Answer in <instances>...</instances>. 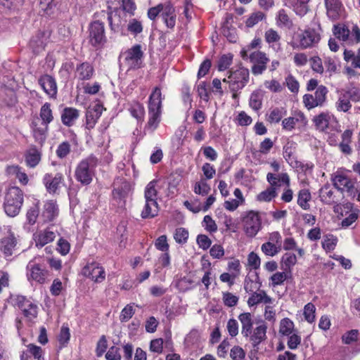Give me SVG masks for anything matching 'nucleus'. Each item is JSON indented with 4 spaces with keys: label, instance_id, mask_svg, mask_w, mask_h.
<instances>
[{
    "label": "nucleus",
    "instance_id": "obj_45",
    "mask_svg": "<svg viewBox=\"0 0 360 360\" xmlns=\"http://www.w3.org/2000/svg\"><path fill=\"white\" fill-rule=\"evenodd\" d=\"M297 331L295 329V324L289 318H284L281 320L279 324V333L283 336H289Z\"/></svg>",
    "mask_w": 360,
    "mask_h": 360
},
{
    "label": "nucleus",
    "instance_id": "obj_35",
    "mask_svg": "<svg viewBox=\"0 0 360 360\" xmlns=\"http://www.w3.org/2000/svg\"><path fill=\"white\" fill-rule=\"evenodd\" d=\"M342 342L347 345L355 344L354 352L355 354L360 352V336L357 330H351L345 333L342 337Z\"/></svg>",
    "mask_w": 360,
    "mask_h": 360
},
{
    "label": "nucleus",
    "instance_id": "obj_21",
    "mask_svg": "<svg viewBox=\"0 0 360 360\" xmlns=\"http://www.w3.org/2000/svg\"><path fill=\"white\" fill-rule=\"evenodd\" d=\"M38 83L50 98H56L58 88L56 79L52 76L44 75L39 78Z\"/></svg>",
    "mask_w": 360,
    "mask_h": 360
},
{
    "label": "nucleus",
    "instance_id": "obj_9",
    "mask_svg": "<svg viewBox=\"0 0 360 360\" xmlns=\"http://www.w3.org/2000/svg\"><path fill=\"white\" fill-rule=\"evenodd\" d=\"M330 180L333 186L341 193L348 196L355 195L354 181L342 170L338 169L331 175Z\"/></svg>",
    "mask_w": 360,
    "mask_h": 360
},
{
    "label": "nucleus",
    "instance_id": "obj_61",
    "mask_svg": "<svg viewBox=\"0 0 360 360\" xmlns=\"http://www.w3.org/2000/svg\"><path fill=\"white\" fill-rule=\"evenodd\" d=\"M127 30L133 35L136 36L143 31V26L140 21L135 18L129 20L127 25Z\"/></svg>",
    "mask_w": 360,
    "mask_h": 360
},
{
    "label": "nucleus",
    "instance_id": "obj_8",
    "mask_svg": "<svg viewBox=\"0 0 360 360\" xmlns=\"http://www.w3.org/2000/svg\"><path fill=\"white\" fill-rule=\"evenodd\" d=\"M241 56L243 60L249 59L252 63L251 71L254 75H260L266 70L269 58L266 54L260 51L252 52L249 56L247 51L243 49L241 51Z\"/></svg>",
    "mask_w": 360,
    "mask_h": 360
},
{
    "label": "nucleus",
    "instance_id": "obj_46",
    "mask_svg": "<svg viewBox=\"0 0 360 360\" xmlns=\"http://www.w3.org/2000/svg\"><path fill=\"white\" fill-rule=\"evenodd\" d=\"M282 269L290 274L292 268L297 263V257L295 254L287 252L281 258Z\"/></svg>",
    "mask_w": 360,
    "mask_h": 360
},
{
    "label": "nucleus",
    "instance_id": "obj_60",
    "mask_svg": "<svg viewBox=\"0 0 360 360\" xmlns=\"http://www.w3.org/2000/svg\"><path fill=\"white\" fill-rule=\"evenodd\" d=\"M338 239L333 235H326L322 241V247L326 251H331L335 249Z\"/></svg>",
    "mask_w": 360,
    "mask_h": 360
},
{
    "label": "nucleus",
    "instance_id": "obj_55",
    "mask_svg": "<svg viewBox=\"0 0 360 360\" xmlns=\"http://www.w3.org/2000/svg\"><path fill=\"white\" fill-rule=\"evenodd\" d=\"M29 299L25 296L20 295H11L8 299V302L14 307H18L20 309L25 308L27 302H29Z\"/></svg>",
    "mask_w": 360,
    "mask_h": 360
},
{
    "label": "nucleus",
    "instance_id": "obj_40",
    "mask_svg": "<svg viewBox=\"0 0 360 360\" xmlns=\"http://www.w3.org/2000/svg\"><path fill=\"white\" fill-rule=\"evenodd\" d=\"M264 97V91L261 89L254 91L250 97L249 105L255 111H257L262 108V101Z\"/></svg>",
    "mask_w": 360,
    "mask_h": 360
},
{
    "label": "nucleus",
    "instance_id": "obj_64",
    "mask_svg": "<svg viewBox=\"0 0 360 360\" xmlns=\"http://www.w3.org/2000/svg\"><path fill=\"white\" fill-rule=\"evenodd\" d=\"M276 20L277 25L279 27H289L292 24L288 14L283 9L278 11L276 16Z\"/></svg>",
    "mask_w": 360,
    "mask_h": 360
},
{
    "label": "nucleus",
    "instance_id": "obj_42",
    "mask_svg": "<svg viewBox=\"0 0 360 360\" xmlns=\"http://www.w3.org/2000/svg\"><path fill=\"white\" fill-rule=\"evenodd\" d=\"M171 264L169 251L162 252L155 264V272L160 273L162 269L169 268Z\"/></svg>",
    "mask_w": 360,
    "mask_h": 360
},
{
    "label": "nucleus",
    "instance_id": "obj_28",
    "mask_svg": "<svg viewBox=\"0 0 360 360\" xmlns=\"http://www.w3.org/2000/svg\"><path fill=\"white\" fill-rule=\"evenodd\" d=\"M238 318L241 323V334L243 337L248 338L253 327V315L249 312H244L239 314Z\"/></svg>",
    "mask_w": 360,
    "mask_h": 360
},
{
    "label": "nucleus",
    "instance_id": "obj_20",
    "mask_svg": "<svg viewBox=\"0 0 360 360\" xmlns=\"http://www.w3.org/2000/svg\"><path fill=\"white\" fill-rule=\"evenodd\" d=\"M164 23L167 27L173 29L176 25V14L173 5L169 2L162 3V8L160 14Z\"/></svg>",
    "mask_w": 360,
    "mask_h": 360
},
{
    "label": "nucleus",
    "instance_id": "obj_25",
    "mask_svg": "<svg viewBox=\"0 0 360 360\" xmlns=\"http://www.w3.org/2000/svg\"><path fill=\"white\" fill-rule=\"evenodd\" d=\"M297 123L305 124L307 123L306 117L303 112H295L292 116L285 118L282 121L283 129L286 131L292 130Z\"/></svg>",
    "mask_w": 360,
    "mask_h": 360
},
{
    "label": "nucleus",
    "instance_id": "obj_1",
    "mask_svg": "<svg viewBox=\"0 0 360 360\" xmlns=\"http://www.w3.org/2000/svg\"><path fill=\"white\" fill-rule=\"evenodd\" d=\"M97 165L98 159L93 155L82 159L76 166L75 179L83 186L89 185L95 176Z\"/></svg>",
    "mask_w": 360,
    "mask_h": 360
},
{
    "label": "nucleus",
    "instance_id": "obj_52",
    "mask_svg": "<svg viewBox=\"0 0 360 360\" xmlns=\"http://www.w3.org/2000/svg\"><path fill=\"white\" fill-rule=\"evenodd\" d=\"M288 271H277L274 273L271 277H270V285L273 288L281 285L283 284V283L288 279Z\"/></svg>",
    "mask_w": 360,
    "mask_h": 360
},
{
    "label": "nucleus",
    "instance_id": "obj_37",
    "mask_svg": "<svg viewBox=\"0 0 360 360\" xmlns=\"http://www.w3.org/2000/svg\"><path fill=\"white\" fill-rule=\"evenodd\" d=\"M266 180L271 185L269 187H274L276 188L277 186H279V181L285 184L287 187L290 186V177L287 173H282L278 175L268 173Z\"/></svg>",
    "mask_w": 360,
    "mask_h": 360
},
{
    "label": "nucleus",
    "instance_id": "obj_17",
    "mask_svg": "<svg viewBox=\"0 0 360 360\" xmlns=\"http://www.w3.org/2000/svg\"><path fill=\"white\" fill-rule=\"evenodd\" d=\"M267 326L263 321L256 322V327L252 329L250 335L248 336L253 347L258 346L266 338Z\"/></svg>",
    "mask_w": 360,
    "mask_h": 360
},
{
    "label": "nucleus",
    "instance_id": "obj_24",
    "mask_svg": "<svg viewBox=\"0 0 360 360\" xmlns=\"http://www.w3.org/2000/svg\"><path fill=\"white\" fill-rule=\"evenodd\" d=\"M49 34L47 32H39L33 36L30 41V45L36 53H39L44 49L48 41Z\"/></svg>",
    "mask_w": 360,
    "mask_h": 360
},
{
    "label": "nucleus",
    "instance_id": "obj_50",
    "mask_svg": "<svg viewBox=\"0 0 360 360\" xmlns=\"http://www.w3.org/2000/svg\"><path fill=\"white\" fill-rule=\"evenodd\" d=\"M277 195L276 188L274 187H269L266 190L259 193L256 199L259 202H270Z\"/></svg>",
    "mask_w": 360,
    "mask_h": 360
},
{
    "label": "nucleus",
    "instance_id": "obj_11",
    "mask_svg": "<svg viewBox=\"0 0 360 360\" xmlns=\"http://www.w3.org/2000/svg\"><path fill=\"white\" fill-rule=\"evenodd\" d=\"M314 122L317 128L323 131L339 132V123L334 115L329 112H322L314 118Z\"/></svg>",
    "mask_w": 360,
    "mask_h": 360
},
{
    "label": "nucleus",
    "instance_id": "obj_3",
    "mask_svg": "<svg viewBox=\"0 0 360 360\" xmlns=\"http://www.w3.org/2000/svg\"><path fill=\"white\" fill-rule=\"evenodd\" d=\"M241 221L245 235L254 238L262 228V219L259 211L248 210L242 213Z\"/></svg>",
    "mask_w": 360,
    "mask_h": 360
},
{
    "label": "nucleus",
    "instance_id": "obj_36",
    "mask_svg": "<svg viewBox=\"0 0 360 360\" xmlns=\"http://www.w3.org/2000/svg\"><path fill=\"white\" fill-rule=\"evenodd\" d=\"M260 303H272V299L268 296L264 290L252 292L248 300V304L250 307H252Z\"/></svg>",
    "mask_w": 360,
    "mask_h": 360
},
{
    "label": "nucleus",
    "instance_id": "obj_43",
    "mask_svg": "<svg viewBox=\"0 0 360 360\" xmlns=\"http://www.w3.org/2000/svg\"><path fill=\"white\" fill-rule=\"evenodd\" d=\"M129 110L132 117L136 118L138 122L143 120L145 110L143 105L137 101H132L129 108Z\"/></svg>",
    "mask_w": 360,
    "mask_h": 360
},
{
    "label": "nucleus",
    "instance_id": "obj_13",
    "mask_svg": "<svg viewBox=\"0 0 360 360\" xmlns=\"http://www.w3.org/2000/svg\"><path fill=\"white\" fill-rule=\"evenodd\" d=\"M18 244V239L14 232L10 228L6 229L4 236L0 238V255L5 258L11 257Z\"/></svg>",
    "mask_w": 360,
    "mask_h": 360
},
{
    "label": "nucleus",
    "instance_id": "obj_26",
    "mask_svg": "<svg viewBox=\"0 0 360 360\" xmlns=\"http://www.w3.org/2000/svg\"><path fill=\"white\" fill-rule=\"evenodd\" d=\"M265 41L269 44L274 51L278 52L281 51V35L275 30L268 29L264 33Z\"/></svg>",
    "mask_w": 360,
    "mask_h": 360
},
{
    "label": "nucleus",
    "instance_id": "obj_7",
    "mask_svg": "<svg viewBox=\"0 0 360 360\" xmlns=\"http://www.w3.org/2000/svg\"><path fill=\"white\" fill-rule=\"evenodd\" d=\"M249 75L248 69L240 67L235 70H229L227 77L224 78L223 82L229 84L230 91H240L248 84Z\"/></svg>",
    "mask_w": 360,
    "mask_h": 360
},
{
    "label": "nucleus",
    "instance_id": "obj_48",
    "mask_svg": "<svg viewBox=\"0 0 360 360\" xmlns=\"http://www.w3.org/2000/svg\"><path fill=\"white\" fill-rule=\"evenodd\" d=\"M41 122L49 124L53 120V111L49 103H45L40 108L39 118Z\"/></svg>",
    "mask_w": 360,
    "mask_h": 360
},
{
    "label": "nucleus",
    "instance_id": "obj_59",
    "mask_svg": "<svg viewBox=\"0 0 360 360\" xmlns=\"http://www.w3.org/2000/svg\"><path fill=\"white\" fill-rule=\"evenodd\" d=\"M316 307L311 302L307 303L304 307L303 314L305 320L311 323L315 321Z\"/></svg>",
    "mask_w": 360,
    "mask_h": 360
},
{
    "label": "nucleus",
    "instance_id": "obj_44",
    "mask_svg": "<svg viewBox=\"0 0 360 360\" xmlns=\"http://www.w3.org/2000/svg\"><path fill=\"white\" fill-rule=\"evenodd\" d=\"M311 199V193L308 189H301L298 193L297 205L303 210H308L310 209L309 202Z\"/></svg>",
    "mask_w": 360,
    "mask_h": 360
},
{
    "label": "nucleus",
    "instance_id": "obj_32",
    "mask_svg": "<svg viewBox=\"0 0 360 360\" xmlns=\"http://www.w3.org/2000/svg\"><path fill=\"white\" fill-rule=\"evenodd\" d=\"M319 198L321 202L327 205H333L338 202L333 188L329 184H325L320 188Z\"/></svg>",
    "mask_w": 360,
    "mask_h": 360
},
{
    "label": "nucleus",
    "instance_id": "obj_14",
    "mask_svg": "<svg viewBox=\"0 0 360 360\" xmlns=\"http://www.w3.org/2000/svg\"><path fill=\"white\" fill-rule=\"evenodd\" d=\"M89 41L95 47H101L106 42L103 23L94 21L89 26Z\"/></svg>",
    "mask_w": 360,
    "mask_h": 360
},
{
    "label": "nucleus",
    "instance_id": "obj_30",
    "mask_svg": "<svg viewBox=\"0 0 360 360\" xmlns=\"http://www.w3.org/2000/svg\"><path fill=\"white\" fill-rule=\"evenodd\" d=\"M285 6L292 8L297 15H304L308 11L309 0H283Z\"/></svg>",
    "mask_w": 360,
    "mask_h": 360
},
{
    "label": "nucleus",
    "instance_id": "obj_51",
    "mask_svg": "<svg viewBox=\"0 0 360 360\" xmlns=\"http://www.w3.org/2000/svg\"><path fill=\"white\" fill-rule=\"evenodd\" d=\"M281 250V245H276L273 243L266 242L261 246L262 252L267 256L274 257Z\"/></svg>",
    "mask_w": 360,
    "mask_h": 360
},
{
    "label": "nucleus",
    "instance_id": "obj_31",
    "mask_svg": "<svg viewBox=\"0 0 360 360\" xmlns=\"http://www.w3.org/2000/svg\"><path fill=\"white\" fill-rule=\"evenodd\" d=\"M94 74L93 66L87 63H82L76 68L75 77L79 80H89Z\"/></svg>",
    "mask_w": 360,
    "mask_h": 360
},
{
    "label": "nucleus",
    "instance_id": "obj_22",
    "mask_svg": "<svg viewBox=\"0 0 360 360\" xmlns=\"http://www.w3.org/2000/svg\"><path fill=\"white\" fill-rule=\"evenodd\" d=\"M103 108L100 103H96L93 108H89L86 113V128L89 130L92 129L98 120L102 115Z\"/></svg>",
    "mask_w": 360,
    "mask_h": 360
},
{
    "label": "nucleus",
    "instance_id": "obj_18",
    "mask_svg": "<svg viewBox=\"0 0 360 360\" xmlns=\"http://www.w3.org/2000/svg\"><path fill=\"white\" fill-rule=\"evenodd\" d=\"M43 183L49 193H55L64 184L63 176L61 173H47L43 177Z\"/></svg>",
    "mask_w": 360,
    "mask_h": 360
},
{
    "label": "nucleus",
    "instance_id": "obj_53",
    "mask_svg": "<svg viewBox=\"0 0 360 360\" xmlns=\"http://www.w3.org/2000/svg\"><path fill=\"white\" fill-rule=\"evenodd\" d=\"M25 306V308L21 309L24 316L29 320L36 318L37 316V305L30 300Z\"/></svg>",
    "mask_w": 360,
    "mask_h": 360
},
{
    "label": "nucleus",
    "instance_id": "obj_47",
    "mask_svg": "<svg viewBox=\"0 0 360 360\" xmlns=\"http://www.w3.org/2000/svg\"><path fill=\"white\" fill-rule=\"evenodd\" d=\"M41 160V153L36 148H30L25 155V162L30 167H35Z\"/></svg>",
    "mask_w": 360,
    "mask_h": 360
},
{
    "label": "nucleus",
    "instance_id": "obj_27",
    "mask_svg": "<svg viewBox=\"0 0 360 360\" xmlns=\"http://www.w3.org/2000/svg\"><path fill=\"white\" fill-rule=\"evenodd\" d=\"M337 92H338V100L336 101V102L335 103V109L338 112H349L351 110L352 106L351 101L349 98V94L343 89L338 90Z\"/></svg>",
    "mask_w": 360,
    "mask_h": 360
},
{
    "label": "nucleus",
    "instance_id": "obj_62",
    "mask_svg": "<svg viewBox=\"0 0 360 360\" xmlns=\"http://www.w3.org/2000/svg\"><path fill=\"white\" fill-rule=\"evenodd\" d=\"M154 245L158 250L162 252L169 251V245L167 242V237L165 235L159 236L155 240Z\"/></svg>",
    "mask_w": 360,
    "mask_h": 360
},
{
    "label": "nucleus",
    "instance_id": "obj_38",
    "mask_svg": "<svg viewBox=\"0 0 360 360\" xmlns=\"http://www.w3.org/2000/svg\"><path fill=\"white\" fill-rule=\"evenodd\" d=\"M40 202L34 200L26 213V221L30 225H34L39 217Z\"/></svg>",
    "mask_w": 360,
    "mask_h": 360
},
{
    "label": "nucleus",
    "instance_id": "obj_34",
    "mask_svg": "<svg viewBox=\"0 0 360 360\" xmlns=\"http://www.w3.org/2000/svg\"><path fill=\"white\" fill-rule=\"evenodd\" d=\"M79 116V111L74 108H65L61 113V121L67 127L74 125Z\"/></svg>",
    "mask_w": 360,
    "mask_h": 360
},
{
    "label": "nucleus",
    "instance_id": "obj_49",
    "mask_svg": "<svg viewBox=\"0 0 360 360\" xmlns=\"http://www.w3.org/2000/svg\"><path fill=\"white\" fill-rule=\"evenodd\" d=\"M343 58L346 62H352V66L354 68H360V48L356 54L352 50L345 49Z\"/></svg>",
    "mask_w": 360,
    "mask_h": 360
},
{
    "label": "nucleus",
    "instance_id": "obj_5",
    "mask_svg": "<svg viewBox=\"0 0 360 360\" xmlns=\"http://www.w3.org/2000/svg\"><path fill=\"white\" fill-rule=\"evenodd\" d=\"M162 105V94L159 87H155L149 97L148 125L153 130L155 129L160 121Z\"/></svg>",
    "mask_w": 360,
    "mask_h": 360
},
{
    "label": "nucleus",
    "instance_id": "obj_41",
    "mask_svg": "<svg viewBox=\"0 0 360 360\" xmlns=\"http://www.w3.org/2000/svg\"><path fill=\"white\" fill-rule=\"evenodd\" d=\"M287 110L283 107L271 108L267 114V120L270 123H278L286 115Z\"/></svg>",
    "mask_w": 360,
    "mask_h": 360
},
{
    "label": "nucleus",
    "instance_id": "obj_33",
    "mask_svg": "<svg viewBox=\"0 0 360 360\" xmlns=\"http://www.w3.org/2000/svg\"><path fill=\"white\" fill-rule=\"evenodd\" d=\"M58 214V207L53 200H49L44 205V209L40 218L44 222L52 221Z\"/></svg>",
    "mask_w": 360,
    "mask_h": 360
},
{
    "label": "nucleus",
    "instance_id": "obj_19",
    "mask_svg": "<svg viewBox=\"0 0 360 360\" xmlns=\"http://www.w3.org/2000/svg\"><path fill=\"white\" fill-rule=\"evenodd\" d=\"M31 129L35 141L42 144L47 137L49 124L41 122L39 118H36L32 122Z\"/></svg>",
    "mask_w": 360,
    "mask_h": 360
},
{
    "label": "nucleus",
    "instance_id": "obj_6",
    "mask_svg": "<svg viewBox=\"0 0 360 360\" xmlns=\"http://www.w3.org/2000/svg\"><path fill=\"white\" fill-rule=\"evenodd\" d=\"M321 28H308L298 33L293 39L292 46L300 49L311 48L316 45L321 39Z\"/></svg>",
    "mask_w": 360,
    "mask_h": 360
},
{
    "label": "nucleus",
    "instance_id": "obj_63",
    "mask_svg": "<svg viewBox=\"0 0 360 360\" xmlns=\"http://www.w3.org/2000/svg\"><path fill=\"white\" fill-rule=\"evenodd\" d=\"M188 231L184 228H178L174 234L175 241L179 244H184L187 242Z\"/></svg>",
    "mask_w": 360,
    "mask_h": 360
},
{
    "label": "nucleus",
    "instance_id": "obj_16",
    "mask_svg": "<svg viewBox=\"0 0 360 360\" xmlns=\"http://www.w3.org/2000/svg\"><path fill=\"white\" fill-rule=\"evenodd\" d=\"M326 15L331 20H339L344 15L345 7L341 0H324Z\"/></svg>",
    "mask_w": 360,
    "mask_h": 360
},
{
    "label": "nucleus",
    "instance_id": "obj_56",
    "mask_svg": "<svg viewBox=\"0 0 360 360\" xmlns=\"http://www.w3.org/2000/svg\"><path fill=\"white\" fill-rule=\"evenodd\" d=\"M156 181H150L145 188V199L146 200L157 201L158 191L155 188Z\"/></svg>",
    "mask_w": 360,
    "mask_h": 360
},
{
    "label": "nucleus",
    "instance_id": "obj_29",
    "mask_svg": "<svg viewBox=\"0 0 360 360\" xmlns=\"http://www.w3.org/2000/svg\"><path fill=\"white\" fill-rule=\"evenodd\" d=\"M56 237V234L53 231L49 229L37 232L33 235V239L34 240L37 247L41 248L47 243L52 242Z\"/></svg>",
    "mask_w": 360,
    "mask_h": 360
},
{
    "label": "nucleus",
    "instance_id": "obj_57",
    "mask_svg": "<svg viewBox=\"0 0 360 360\" xmlns=\"http://www.w3.org/2000/svg\"><path fill=\"white\" fill-rule=\"evenodd\" d=\"M56 6L55 0H40L39 10L40 12L43 11L44 15H50L53 13Z\"/></svg>",
    "mask_w": 360,
    "mask_h": 360
},
{
    "label": "nucleus",
    "instance_id": "obj_23",
    "mask_svg": "<svg viewBox=\"0 0 360 360\" xmlns=\"http://www.w3.org/2000/svg\"><path fill=\"white\" fill-rule=\"evenodd\" d=\"M27 276L29 281L33 280L37 283H43L46 279V271L41 269L39 264L30 262L27 266Z\"/></svg>",
    "mask_w": 360,
    "mask_h": 360
},
{
    "label": "nucleus",
    "instance_id": "obj_58",
    "mask_svg": "<svg viewBox=\"0 0 360 360\" xmlns=\"http://www.w3.org/2000/svg\"><path fill=\"white\" fill-rule=\"evenodd\" d=\"M210 191V186L209 184L203 179H201L199 181H197L193 187V191L195 193L200 195H206L209 193Z\"/></svg>",
    "mask_w": 360,
    "mask_h": 360
},
{
    "label": "nucleus",
    "instance_id": "obj_10",
    "mask_svg": "<svg viewBox=\"0 0 360 360\" xmlns=\"http://www.w3.org/2000/svg\"><path fill=\"white\" fill-rule=\"evenodd\" d=\"M143 52L141 46L136 44L122 53V64L127 70L139 68L142 64Z\"/></svg>",
    "mask_w": 360,
    "mask_h": 360
},
{
    "label": "nucleus",
    "instance_id": "obj_39",
    "mask_svg": "<svg viewBox=\"0 0 360 360\" xmlns=\"http://www.w3.org/2000/svg\"><path fill=\"white\" fill-rule=\"evenodd\" d=\"M158 214V204L157 201L146 200L145 205L141 212L143 219L153 218Z\"/></svg>",
    "mask_w": 360,
    "mask_h": 360
},
{
    "label": "nucleus",
    "instance_id": "obj_54",
    "mask_svg": "<svg viewBox=\"0 0 360 360\" xmlns=\"http://www.w3.org/2000/svg\"><path fill=\"white\" fill-rule=\"evenodd\" d=\"M130 191V186L127 183H124L121 186L115 187L112 191L114 198L122 200L125 198Z\"/></svg>",
    "mask_w": 360,
    "mask_h": 360
},
{
    "label": "nucleus",
    "instance_id": "obj_15",
    "mask_svg": "<svg viewBox=\"0 0 360 360\" xmlns=\"http://www.w3.org/2000/svg\"><path fill=\"white\" fill-rule=\"evenodd\" d=\"M82 274L96 283H101L105 278L104 269L97 262L88 263L82 269Z\"/></svg>",
    "mask_w": 360,
    "mask_h": 360
},
{
    "label": "nucleus",
    "instance_id": "obj_2",
    "mask_svg": "<svg viewBox=\"0 0 360 360\" xmlns=\"http://www.w3.org/2000/svg\"><path fill=\"white\" fill-rule=\"evenodd\" d=\"M335 37L347 46H355L360 43V28L357 25H352L349 28L344 24L333 26Z\"/></svg>",
    "mask_w": 360,
    "mask_h": 360
},
{
    "label": "nucleus",
    "instance_id": "obj_4",
    "mask_svg": "<svg viewBox=\"0 0 360 360\" xmlns=\"http://www.w3.org/2000/svg\"><path fill=\"white\" fill-rule=\"evenodd\" d=\"M23 203V193L16 186L11 187L6 195L4 203V210L9 217H15L20 211Z\"/></svg>",
    "mask_w": 360,
    "mask_h": 360
},
{
    "label": "nucleus",
    "instance_id": "obj_12",
    "mask_svg": "<svg viewBox=\"0 0 360 360\" xmlns=\"http://www.w3.org/2000/svg\"><path fill=\"white\" fill-rule=\"evenodd\" d=\"M328 93V89L323 86H319L314 94H307L303 96V103L308 109H312L318 106H323L326 101Z\"/></svg>",
    "mask_w": 360,
    "mask_h": 360
}]
</instances>
